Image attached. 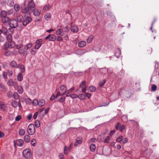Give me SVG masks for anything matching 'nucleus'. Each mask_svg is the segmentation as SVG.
<instances>
[{"label": "nucleus", "mask_w": 159, "mask_h": 159, "mask_svg": "<svg viewBox=\"0 0 159 159\" xmlns=\"http://www.w3.org/2000/svg\"><path fill=\"white\" fill-rule=\"evenodd\" d=\"M23 6L22 7L21 10L23 13H32L35 10V4L32 0L28 2L26 1H25Z\"/></svg>", "instance_id": "obj_1"}, {"label": "nucleus", "mask_w": 159, "mask_h": 159, "mask_svg": "<svg viewBox=\"0 0 159 159\" xmlns=\"http://www.w3.org/2000/svg\"><path fill=\"white\" fill-rule=\"evenodd\" d=\"M24 20L22 22L23 25L24 26H26L32 20V18L30 16V13H24Z\"/></svg>", "instance_id": "obj_2"}, {"label": "nucleus", "mask_w": 159, "mask_h": 159, "mask_svg": "<svg viewBox=\"0 0 159 159\" xmlns=\"http://www.w3.org/2000/svg\"><path fill=\"white\" fill-rule=\"evenodd\" d=\"M23 155L26 158L29 159L32 156L30 149L27 148L24 149L22 152Z\"/></svg>", "instance_id": "obj_3"}, {"label": "nucleus", "mask_w": 159, "mask_h": 159, "mask_svg": "<svg viewBox=\"0 0 159 159\" xmlns=\"http://www.w3.org/2000/svg\"><path fill=\"white\" fill-rule=\"evenodd\" d=\"M35 128L34 125L32 124H30L27 128V132L30 135H33L35 133Z\"/></svg>", "instance_id": "obj_4"}, {"label": "nucleus", "mask_w": 159, "mask_h": 159, "mask_svg": "<svg viewBox=\"0 0 159 159\" xmlns=\"http://www.w3.org/2000/svg\"><path fill=\"white\" fill-rule=\"evenodd\" d=\"M8 25L10 27L15 28L17 26L18 24L17 20L13 19L9 21Z\"/></svg>", "instance_id": "obj_5"}, {"label": "nucleus", "mask_w": 159, "mask_h": 159, "mask_svg": "<svg viewBox=\"0 0 159 159\" xmlns=\"http://www.w3.org/2000/svg\"><path fill=\"white\" fill-rule=\"evenodd\" d=\"M7 39L8 42L11 43V44H10V48H13L15 46V43L12 41V36L10 34H8L7 36Z\"/></svg>", "instance_id": "obj_6"}, {"label": "nucleus", "mask_w": 159, "mask_h": 159, "mask_svg": "<svg viewBox=\"0 0 159 159\" xmlns=\"http://www.w3.org/2000/svg\"><path fill=\"white\" fill-rule=\"evenodd\" d=\"M42 39H39L36 41L35 42V45L34 48L37 50H38L41 47L42 45Z\"/></svg>", "instance_id": "obj_7"}, {"label": "nucleus", "mask_w": 159, "mask_h": 159, "mask_svg": "<svg viewBox=\"0 0 159 159\" xmlns=\"http://www.w3.org/2000/svg\"><path fill=\"white\" fill-rule=\"evenodd\" d=\"M57 39V37L54 35L49 34L48 36H46L45 38V39H48L50 41H54Z\"/></svg>", "instance_id": "obj_8"}, {"label": "nucleus", "mask_w": 159, "mask_h": 159, "mask_svg": "<svg viewBox=\"0 0 159 159\" xmlns=\"http://www.w3.org/2000/svg\"><path fill=\"white\" fill-rule=\"evenodd\" d=\"M87 51H85V50H83L82 49H78L76 53H75V54H77L78 55H81L85 53Z\"/></svg>", "instance_id": "obj_9"}, {"label": "nucleus", "mask_w": 159, "mask_h": 159, "mask_svg": "<svg viewBox=\"0 0 159 159\" xmlns=\"http://www.w3.org/2000/svg\"><path fill=\"white\" fill-rule=\"evenodd\" d=\"M24 143V142L23 140L20 139H18L16 142V143L17 145L20 147L22 146Z\"/></svg>", "instance_id": "obj_10"}, {"label": "nucleus", "mask_w": 159, "mask_h": 159, "mask_svg": "<svg viewBox=\"0 0 159 159\" xmlns=\"http://www.w3.org/2000/svg\"><path fill=\"white\" fill-rule=\"evenodd\" d=\"M41 11L39 9H35L34 11L33 12L34 16H36L40 15L41 13Z\"/></svg>", "instance_id": "obj_11"}, {"label": "nucleus", "mask_w": 159, "mask_h": 159, "mask_svg": "<svg viewBox=\"0 0 159 159\" xmlns=\"http://www.w3.org/2000/svg\"><path fill=\"white\" fill-rule=\"evenodd\" d=\"M0 109L2 111H6L7 108L3 103H0Z\"/></svg>", "instance_id": "obj_12"}, {"label": "nucleus", "mask_w": 159, "mask_h": 159, "mask_svg": "<svg viewBox=\"0 0 159 159\" xmlns=\"http://www.w3.org/2000/svg\"><path fill=\"white\" fill-rule=\"evenodd\" d=\"M36 49L34 47L31 48L30 50V52L31 55H35L37 53Z\"/></svg>", "instance_id": "obj_13"}, {"label": "nucleus", "mask_w": 159, "mask_h": 159, "mask_svg": "<svg viewBox=\"0 0 159 159\" xmlns=\"http://www.w3.org/2000/svg\"><path fill=\"white\" fill-rule=\"evenodd\" d=\"M23 76L21 73H19L17 76V80L19 81H21L23 80Z\"/></svg>", "instance_id": "obj_14"}, {"label": "nucleus", "mask_w": 159, "mask_h": 159, "mask_svg": "<svg viewBox=\"0 0 159 159\" xmlns=\"http://www.w3.org/2000/svg\"><path fill=\"white\" fill-rule=\"evenodd\" d=\"M24 20V17L22 16L19 15L17 17V20L18 22H23Z\"/></svg>", "instance_id": "obj_15"}, {"label": "nucleus", "mask_w": 159, "mask_h": 159, "mask_svg": "<svg viewBox=\"0 0 159 159\" xmlns=\"http://www.w3.org/2000/svg\"><path fill=\"white\" fill-rule=\"evenodd\" d=\"M1 30V31L4 35H7V34L8 30H7V29L5 27L2 26V29Z\"/></svg>", "instance_id": "obj_16"}, {"label": "nucleus", "mask_w": 159, "mask_h": 159, "mask_svg": "<svg viewBox=\"0 0 159 159\" xmlns=\"http://www.w3.org/2000/svg\"><path fill=\"white\" fill-rule=\"evenodd\" d=\"M86 45V43L85 41H81L78 43V46L80 48L84 47Z\"/></svg>", "instance_id": "obj_17"}, {"label": "nucleus", "mask_w": 159, "mask_h": 159, "mask_svg": "<svg viewBox=\"0 0 159 159\" xmlns=\"http://www.w3.org/2000/svg\"><path fill=\"white\" fill-rule=\"evenodd\" d=\"M2 23H6L8 22L10 20L9 18L6 16L2 17Z\"/></svg>", "instance_id": "obj_18"}, {"label": "nucleus", "mask_w": 159, "mask_h": 159, "mask_svg": "<svg viewBox=\"0 0 159 159\" xmlns=\"http://www.w3.org/2000/svg\"><path fill=\"white\" fill-rule=\"evenodd\" d=\"M45 104V101L44 99H41L38 101V105L39 107H42Z\"/></svg>", "instance_id": "obj_19"}, {"label": "nucleus", "mask_w": 159, "mask_h": 159, "mask_svg": "<svg viewBox=\"0 0 159 159\" xmlns=\"http://www.w3.org/2000/svg\"><path fill=\"white\" fill-rule=\"evenodd\" d=\"M71 30L73 32L76 33L78 31V28L76 26H73L71 27Z\"/></svg>", "instance_id": "obj_20"}, {"label": "nucleus", "mask_w": 159, "mask_h": 159, "mask_svg": "<svg viewBox=\"0 0 159 159\" xmlns=\"http://www.w3.org/2000/svg\"><path fill=\"white\" fill-rule=\"evenodd\" d=\"M121 54V52L119 49H118L117 51L115 53V55L117 58H118Z\"/></svg>", "instance_id": "obj_21"}, {"label": "nucleus", "mask_w": 159, "mask_h": 159, "mask_svg": "<svg viewBox=\"0 0 159 159\" xmlns=\"http://www.w3.org/2000/svg\"><path fill=\"white\" fill-rule=\"evenodd\" d=\"M93 35H90L87 40V42L88 43H91L93 41Z\"/></svg>", "instance_id": "obj_22"}, {"label": "nucleus", "mask_w": 159, "mask_h": 159, "mask_svg": "<svg viewBox=\"0 0 159 159\" xmlns=\"http://www.w3.org/2000/svg\"><path fill=\"white\" fill-rule=\"evenodd\" d=\"M90 148L91 152H94L96 148L95 145L94 144H91L90 146Z\"/></svg>", "instance_id": "obj_23"}, {"label": "nucleus", "mask_w": 159, "mask_h": 159, "mask_svg": "<svg viewBox=\"0 0 159 159\" xmlns=\"http://www.w3.org/2000/svg\"><path fill=\"white\" fill-rule=\"evenodd\" d=\"M30 140V137L29 135H26L24 137V141L26 143H28Z\"/></svg>", "instance_id": "obj_24"}, {"label": "nucleus", "mask_w": 159, "mask_h": 159, "mask_svg": "<svg viewBox=\"0 0 159 159\" xmlns=\"http://www.w3.org/2000/svg\"><path fill=\"white\" fill-rule=\"evenodd\" d=\"M32 44L31 43H28L24 47L25 50H28L30 48L32 47Z\"/></svg>", "instance_id": "obj_25"}, {"label": "nucleus", "mask_w": 159, "mask_h": 159, "mask_svg": "<svg viewBox=\"0 0 159 159\" xmlns=\"http://www.w3.org/2000/svg\"><path fill=\"white\" fill-rule=\"evenodd\" d=\"M9 47H10V45H9V43L7 42H5L4 43L3 45V49L6 50H7Z\"/></svg>", "instance_id": "obj_26"}, {"label": "nucleus", "mask_w": 159, "mask_h": 159, "mask_svg": "<svg viewBox=\"0 0 159 159\" xmlns=\"http://www.w3.org/2000/svg\"><path fill=\"white\" fill-rule=\"evenodd\" d=\"M19 69L20 70L21 72L23 73L25 71V68L23 65H20L19 67Z\"/></svg>", "instance_id": "obj_27"}, {"label": "nucleus", "mask_w": 159, "mask_h": 159, "mask_svg": "<svg viewBox=\"0 0 159 159\" xmlns=\"http://www.w3.org/2000/svg\"><path fill=\"white\" fill-rule=\"evenodd\" d=\"M11 105L13 107H16L18 105V102L16 101H13L11 102Z\"/></svg>", "instance_id": "obj_28"}, {"label": "nucleus", "mask_w": 159, "mask_h": 159, "mask_svg": "<svg viewBox=\"0 0 159 159\" xmlns=\"http://www.w3.org/2000/svg\"><path fill=\"white\" fill-rule=\"evenodd\" d=\"M96 90V87L93 86H90L89 88V91L90 92H94Z\"/></svg>", "instance_id": "obj_29"}, {"label": "nucleus", "mask_w": 159, "mask_h": 159, "mask_svg": "<svg viewBox=\"0 0 159 159\" xmlns=\"http://www.w3.org/2000/svg\"><path fill=\"white\" fill-rule=\"evenodd\" d=\"M14 81L12 79L9 80L7 82V84L9 86H12L14 84Z\"/></svg>", "instance_id": "obj_30"}, {"label": "nucleus", "mask_w": 159, "mask_h": 159, "mask_svg": "<svg viewBox=\"0 0 159 159\" xmlns=\"http://www.w3.org/2000/svg\"><path fill=\"white\" fill-rule=\"evenodd\" d=\"M74 87H72L69 90L67 94H66V96L67 97H70L71 95L70 92L74 90Z\"/></svg>", "instance_id": "obj_31"}, {"label": "nucleus", "mask_w": 159, "mask_h": 159, "mask_svg": "<svg viewBox=\"0 0 159 159\" xmlns=\"http://www.w3.org/2000/svg\"><path fill=\"white\" fill-rule=\"evenodd\" d=\"M78 98L81 100H84L85 98V95L83 94H80L78 95Z\"/></svg>", "instance_id": "obj_32"}, {"label": "nucleus", "mask_w": 159, "mask_h": 159, "mask_svg": "<svg viewBox=\"0 0 159 159\" xmlns=\"http://www.w3.org/2000/svg\"><path fill=\"white\" fill-rule=\"evenodd\" d=\"M18 90L19 93L20 94H22L23 93V89L21 86H19L17 88Z\"/></svg>", "instance_id": "obj_33"}, {"label": "nucleus", "mask_w": 159, "mask_h": 159, "mask_svg": "<svg viewBox=\"0 0 159 159\" xmlns=\"http://www.w3.org/2000/svg\"><path fill=\"white\" fill-rule=\"evenodd\" d=\"M10 65L13 68L16 67L17 66L16 63L15 61H12L10 63Z\"/></svg>", "instance_id": "obj_34"}, {"label": "nucleus", "mask_w": 159, "mask_h": 159, "mask_svg": "<svg viewBox=\"0 0 159 159\" xmlns=\"http://www.w3.org/2000/svg\"><path fill=\"white\" fill-rule=\"evenodd\" d=\"M34 125L37 128H39L40 126V123L38 120H36L34 122Z\"/></svg>", "instance_id": "obj_35"}, {"label": "nucleus", "mask_w": 159, "mask_h": 159, "mask_svg": "<svg viewBox=\"0 0 159 159\" xmlns=\"http://www.w3.org/2000/svg\"><path fill=\"white\" fill-rule=\"evenodd\" d=\"M7 14V12L5 11H2L1 12L0 16L2 18L5 17H6Z\"/></svg>", "instance_id": "obj_36"}, {"label": "nucleus", "mask_w": 159, "mask_h": 159, "mask_svg": "<svg viewBox=\"0 0 159 159\" xmlns=\"http://www.w3.org/2000/svg\"><path fill=\"white\" fill-rule=\"evenodd\" d=\"M14 8L16 11H17L19 10L20 9V7L18 4H16L14 5Z\"/></svg>", "instance_id": "obj_37"}, {"label": "nucleus", "mask_w": 159, "mask_h": 159, "mask_svg": "<svg viewBox=\"0 0 159 159\" xmlns=\"http://www.w3.org/2000/svg\"><path fill=\"white\" fill-rule=\"evenodd\" d=\"M51 17V15L50 13H48L44 15V18L47 20H48Z\"/></svg>", "instance_id": "obj_38"}, {"label": "nucleus", "mask_w": 159, "mask_h": 159, "mask_svg": "<svg viewBox=\"0 0 159 159\" xmlns=\"http://www.w3.org/2000/svg\"><path fill=\"white\" fill-rule=\"evenodd\" d=\"M25 131L23 129H20L19 134L20 136H22L25 134Z\"/></svg>", "instance_id": "obj_39"}, {"label": "nucleus", "mask_w": 159, "mask_h": 159, "mask_svg": "<svg viewBox=\"0 0 159 159\" xmlns=\"http://www.w3.org/2000/svg\"><path fill=\"white\" fill-rule=\"evenodd\" d=\"M109 76L112 79L115 78L116 77V75L115 73L111 72L110 73H109Z\"/></svg>", "instance_id": "obj_40"}, {"label": "nucleus", "mask_w": 159, "mask_h": 159, "mask_svg": "<svg viewBox=\"0 0 159 159\" xmlns=\"http://www.w3.org/2000/svg\"><path fill=\"white\" fill-rule=\"evenodd\" d=\"M18 52L20 54L23 55V56L25 55V50L23 49H20L18 50Z\"/></svg>", "instance_id": "obj_41"}, {"label": "nucleus", "mask_w": 159, "mask_h": 159, "mask_svg": "<svg viewBox=\"0 0 159 159\" xmlns=\"http://www.w3.org/2000/svg\"><path fill=\"white\" fill-rule=\"evenodd\" d=\"M82 142L81 140H77L74 143V146L76 147L78 145L81 144L82 143Z\"/></svg>", "instance_id": "obj_42"}, {"label": "nucleus", "mask_w": 159, "mask_h": 159, "mask_svg": "<svg viewBox=\"0 0 159 159\" xmlns=\"http://www.w3.org/2000/svg\"><path fill=\"white\" fill-rule=\"evenodd\" d=\"M72 144H70L69 147L65 146L64 149H66V150L68 151H70V150L71 149Z\"/></svg>", "instance_id": "obj_43"}, {"label": "nucleus", "mask_w": 159, "mask_h": 159, "mask_svg": "<svg viewBox=\"0 0 159 159\" xmlns=\"http://www.w3.org/2000/svg\"><path fill=\"white\" fill-rule=\"evenodd\" d=\"M63 31V30L62 29H59L56 31V33L57 35H61Z\"/></svg>", "instance_id": "obj_44"}, {"label": "nucleus", "mask_w": 159, "mask_h": 159, "mask_svg": "<svg viewBox=\"0 0 159 159\" xmlns=\"http://www.w3.org/2000/svg\"><path fill=\"white\" fill-rule=\"evenodd\" d=\"M23 44L22 42H21L19 44H17L16 45V48L18 49H19L23 47Z\"/></svg>", "instance_id": "obj_45"}, {"label": "nucleus", "mask_w": 159, "mask_h": 159, "mask_svg": "<svg viewBox=\"0 0 159 159\" xmlns=\"http://www.w3.org/2000/svg\"><path fill=\"white\" fill-rule=\"evenodd\" d=\"M106 82V80L105 79H104L103 81H101L99 84L100 87L102 86Z\"/></svg>", "instance_id": "obj_46"}, {"label": "nucleus", "mask_w": 159, "mask_h": 159, "mask_svg": "<svg viewBox=\"0 0 159 159\" xmlns=\"http://www.w3.org/2000/svg\"><path fill=\"white\" fill-rule=\"evenodd\" d=\"M7 75L9 76L10 77L13 75V72L11 70H8L7 71Z\"/></svg>", "instance_id": "obj_47"}, {"label": "nucleus", "mask_w": 159, "mask_h": 159, "mask_svg": "<svg viewBox=\"0 0 159 159\" xmlns=\"http://www.w3.org/2000/svg\"><path fill=\"white\" fill-rule=\"evenodd\" d=\"M25 101L26 103L28 104H31L32 102L31 100L29 98H26Z\"/></svg>", "instance_id": "obj_48"}, {"label": "nucleus", "mask_w": 159, "mask_h": 159, "mask_svg": "<svg viewBox=\"0 0 159 159\" xmlns=\"http://www.w3.org/2000/svg\"><path fill=\"white\" fill-rule=\"evenodd\" d=\"M50 6L49 5H47L45 6L43 8L44 11H47L50 8Z\"/></svg>", "instance_id": "obj_49"}, {"label": "nucleus", "mask_w": 159, "mask_h": 159, "mask_svg": "<svg viewBox=\"0 0 159 159\" xmlns=\"http://www.w3.org/2000/svg\"><path fill=\"white\" fill-rule=\"evenodd\" d=\"M122 138L123 137L122 136H120L116 139V142H122Z\"/></svg>", "instance_id": "obj_50"}, {"label": "nucleus", "mask_w": 159, "mask_h": 159, "mask_svg": "<svg viewBox=\"0 0 159 159\" xmlns=\"http://www.w3.org/2000/svg\"><path fill=\"white\" fill-rule=\"evenodd\" d=\"M31 143L33 146H35L36 143V141L35 139H31Z\"/></svg>", "instance_id": "obj_51"}, {"label": "nucleus", "mask_w": 159, "mask_h": 159, "mask_svg": "<svg viewBox=\"0 0 159 159\" xmlns=\"http://www.w3.org/2000/svg\"><path fill=\"white\" fill-rule=\"evenodd\" d=\"M38 101L36 99H34L32 102L33 105L34 106H36L38 105Z\"/></svg>", "instance_id": "obj_52"}, {"label": "nucleus", "mask_w": 159, "mask_h": 159, "mask_svg": "<svg viewBox=\"0 0 159 159\" xmlns=\"http://www.w3.org/2000/svg\"><path fill=\"white\" fill-rule=\"evenodd\" d=\"M125 128V126L124 125H120L119 130L120 131L122 132Z\"/></svg>", "instance_id": "obj_53"}, {"label": "nucleus", "mask_w": 159, "mask_h": 159, "mask_svg": "<svg viewBox=\"0 0 159 159\" xmlns=\"http://www.w3.org/2000/svg\"><path fill=\"white\" fill-rule=\"evenodd\" d=\"M157 86L154 84H153L151 87V90L152 91L155 92L157 89Z\"/></svg>", "instance_id": "obj_54"}, {"label": "nucleus", "mask_w": 159, "mask_h": 159, "mask_svg": "<svg viewBox=\"0 0 159 159\" xmlns=\"http://www.w3.org/2000/svg\"><path fill=\"white\" fill-rule=\"evenodd\" d=\"M13 96L14 97V98L15 99H18L19 96L18 93H14V94H13Z\"/></svg>", "instance_id": "obj_55"}, {"label": "nucleus", "mask_w": 159, "mask_h": 159, "mask_svg": "<svg viewBox=\"0 0 159 159\" xmlns=\"http://www.w3.org/2000/svg\"><path fill=\"white\" fill-rule=\"evenodd\" d=\"M110 140V137L109 136H107L104 140V142L106 143H109Z\"/></svg>", "instance_id": "obj_56"}, {"label": "nucleus", "mask_w": 159, "mask_h": 159, "mask_svg": "<svg viewBox=\"0 0 159 159\" xmlns=\"http://www.w3.org/2000/svg\"><path fill=\"white\" fill-rule=\"evenodd\" d=\"M86 82L85 81H83L80 84L79 86L80 88H83L85 85Z\"/></svg>", "instance_id": "obj_57"}, {"label": "nucleus", "mask_w": 159, "mask_h": 159, "mask_svg": "<svg viewBox=\"0 0 159 159\" xmlns=\"http://www.w3.org/2000/svg\"><path fill=\"white\" fill-rule=\"evenodd\" d=\"M120 124L119 122H118L115 125V128L116 130H119L120 125Z\"/></svg>", "instance_id": "obj_58"}, {"label": "nucleus", "mask_w": 159, "mask_h": 159, "mask_svg": "<svg viewBox=\"0 0 159 159\" xmlns=\"http://www.w3.org/2000/svg\"><path fill=\"white\" fill-rule=\"evenodd\" d=\"M11 54V52L10 51L7 50L5 52L4 55L6 56H8Z\"/></svg>", "instance_id": "obj_59"}, {"label": "nucleus", "mask_w": 159, "mask_h": 159, "mask_svg": "<svg viewBox=\"0 0 159 159\" xmlns=\"http://www.w3.org/2000/svg\"><path fill=\"white\" fill-rule=\"evenodd\" d=\"M128 140L127 138H122V142L123 143H125L128 142Z\"/></svg>", "instance_id": "obj_60"}, {"label": "nucleus", "mask_w": 159, "mask_h": 159, "mask_svg": "<svg viewBox=\"0 0 159 159\" xmlns=\"http://www.w3.org/2000/svg\"><path fill=\"white\" fill-rule=\"evenodd\" d=\"M66 97L65 96H63L59 99V101L61 102H63L65 100Z\"/></svg>", "instance_id": "obj_61"}, {"label": "nucleus", "mask_w": 159, "mask_h": 159, "mask_svg": "<svg viewBox=\"0 0 159 159\" xmlns=\"http://www.w3.org/2000/svg\"><path fill=\"white\" fill-rule=\"evenodd\" d=\"M59 159H64V156L62 153H60L59 155Z\"/></svg>", "instance_id": "obj_62"}, {"label": "nucleus", "mask_w": 159, "mask_h": 159, "mask_svg": "<svg viewBox=\"0 0 159 159\" xmlns=\"http://www.w3.org/2000/svg\"><path fill=\"white\" fill-rule=\"evenodd\" d=\"M70 28L68 26H66L64 28V31L65 32H68L70 30Z\"/></svg>", "instance_id": "obj_63"}, {"label": "nucleus", "mask_w": 159, "mask_h": 159, "mask_svg": "<svg viewBox=\"0 0 159 159\" xmlns=\"http://www.w3.org/2000/svg\"><path fill=\"white\" fill-rule=\"evenodd\" d=\"M2 76H3V78L5 79H7V73H6L5 72L3 71L2 73Z\"/></svg>", "instance_id": "obj_64"}]
</instances>
